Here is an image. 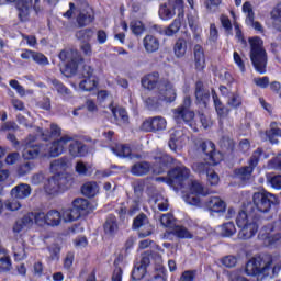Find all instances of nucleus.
I'll list each match as a JSON object with an SVG mask.
<instances>
[{
  "mask_svg": "<svg viewBox=\"0 0 281 281\" xmlns=\"http://www.w3.org/2000/svg\"><path fill=\"white\" fill-rule=\"evenodd\" d=\"M176 100L177 89H175V85L170 81H162L159 86L157 97L147 98L145 100V104H147L148 109H159V106H161V102L171 104V102H175Z\"/></svg>",
  "mask_w": 281,
  "mask_h": 281,
  "instance_id": "f257e3e1",
  "label": "nucleus"
},
{
  "mask_svg": "<svg viewBox=\"0 0 281 281\" xmlns=\"http://www.w3.org/2000/svg\"><path fill=\"white\" fill-rule=\"evenodd\" d=\"M95 206L85 198H77L72 201V207L65 209L63 211L64 223H74L81 216H87L90 212H93Z\"/></svg>",
  "mask_w": 281,
  "mask_h": 281,
  "instance_id": "f03ea898",
  "label": "nucleus"
},
{
  "mask_svg": "<svg viewBox=\"0 0 281 281\" xmlns=\"http://www.w3.org/2000/svg\"><path fill=\"white\" fill-rule=\"evenodd\" d=\"M250 60L258 74H267V52L262 47V40L258 36L249 38Z\"/></svg>",
  "mask_w": 281,
  "mask_h": 281,
  "instance_id": "7ed1b4c3",
  "label": "nucleus"
},
{
  "mask_svg": "<svg viewBox=\"0 0 281 281\" xmlns=\"http://www.w3.org/2000/svg\"><path fill=\"white\" fill-rule=\"evenodd\" d=\"M236 224L240 229L237 235L239 240H249L258 234V222L251 215H247L245 211L238 213Z\"/></svg>",
  "mask_w": 281,
  "mask_h": 281,
  "instance_id": "20e7f679",
  "label": "nucleus"
},
{
  "mask_svg": "<svg viewBox=\"0 0 281 281\" xmlns=\"http://www.w3.org/2000/svg\"><path fill=\"white\" fill-rule=\"evenodd\" d=\"M273 265V257L271 255H260L259 257L251 258L245 268L246 276H260L271 269Z\"/></svg>",
  "mask_w": 281,
  "mask_h": 281,
  "instance_id": "39448f33",
  "label": "nucleus"
},
{
  "mask_svg": "<svg viewBox=\"0 0 281 281\" xmlns=\"http://www.w3.org/2000/svg\"><path fill=\"white\" fill-rule=\"evenodd\" d=\"M192 104V99L190 97H186L183 100V104L173 110V120L179 124L180 122H184L194 133L199 131L196 128V124L194 123V112L190 111V106Z\"/></svg>",
  "mask_w": 281,
  "mask_h": 281,
  "instance_id": "423d86ee",
  "label": "nucleus"
},
{
  "mask_svg": "<svg viewBox=\"0 0 281 281\" xmlns=\"http://www.w3.org/2000/svg\"><path fill=\"white\" fill-rule=\"evenodd\" d=\"M252 203L261 214H269L273 205H278V196L267 191H258L252 194Z\"/></svg>",
  "mask_w": 281,
  "mask_h": 281,
  "instance_id": "0eeeda50",
  "label": "nucleus"
},
{
  "mask_svg": "<svg viewBox=\"0 0 281 281\" xmlns=\"http://www.w3.org/2000/svg\"><path fill=\"white\" fill-rule=\"evenodd\" d=\"M58 56L61 63H66L64 74H66V76H76V74H78V65L83 60L78 52L61 50Z\"/></svg>",
  "mask_w": 281,
  "mask_h": 281,
  "instance_id": "6e6552de",
  "label": "nucleus"
},
{
  "mask_svg": "<svg viewBox=\"0 0 281 281\" xmlns=\"http://www.w3.org/2000/svg\"><path fill=\"white\" fill-rule=\"evenodd\" d=\"M34 142H36L35 136H29L24 140L22 156H23V159H26L27 161L32 159H37V157H47L45 145H36L34 144Z\"/></svg>",
  "mask_w": 281,
  "mask_h": 281,
  "instance_id": "1a4fd4ad",
  "label": "nucleus"
},
{
  "mask_svg": "<svg viewBox=\"0 0 281 281\" xmlns=\"http://www.w3.org/2000/svg\"><path fill=\"white\" fill-rule=\"evenodd\" d=\"M199 148L205 155L204 161H207L211 166H218L223 161V154L216 150V145L212 140L202 142Z\"/></svg>",
  "mask_w": 281,
  "mask_h": 281,
  "instance_id": "9d476101",
  "label": "nucleus"
},
{
  "mask_svg": "<svg viewBox=\"0 0 281 281\" xmlns=\"http://www.w3.org/2000/svg\"><path fill=\"white\" fill-rule=\"evenodd\" d=\"M189 189L191 193L184 196V201L189 205H201L199 196H207L210 194V191L196 180H191Z\"/></svg>",
  "mask_w": 281,
  "mask_h": 281,
  "instance_id": "9b49d317",
  "label": "nucleus"
},
{
  "mask_svg": "<svg viewBox=\"0 0 281 281\" xmlns=\"http://www.w3.org/2000/svg\"><path fill=\"white\" fill-rule=\"evenodd\" d=\"M93 67L83 65L81 70L83 79L79 82V89H81V91H93L98 89V77L93 75Z\"/></svg>",
  "mask_w": 281,
  "mask_h": 281,
  "instance_id": "f8f14e48",
  "label": "nucleus"
},
{
  "mask_svg": "<svg viewBox=\"0 0 281 281\" xmlns=\"http://www.w3.org/2000/svg\"><path fill=\"white\" fill-rule=\"evenodd\" d=\"M168 126V121L164 116H153L146 119L140 128L145 133H159L161 131H166Z\"/></svg>",
  "mask_w": 281,
  "mask_h": 281,
  "instance_id": "ddd939ff",
  "label": "nucleus"
},
{
  "mask_svg": "<svg viewBox=\"0 0 281 281\" xmlns=\"http://www.w3.org/2000/svg\"><path fill=\"white\" fill-rule=\"evenodd\" d=\"M154 166L158 168L154 170L156 175H162V172H166V170L169 169L171 164H177V160L172 158V156L161 150L156 151V154L154 155Z\"/></svg>",
  "mask_w": 281,
  "mask_h": 281,
  "instance_id": "4468645a",
  "label": "nucleus"
},
{
  "mask_svg": "<svg viewBox=\"0 0 281 281\" xmlns=\"http://www.w3.org/2000/svg\"><path fill=\"white\" fill-rule=\"evenodd\" d=\"M176 168H172L169 171V178L171 179L172 183H177L180 188H183V182L190 179V169L186 167L180 161H176Z\"/></svg>",
  "mask_w": 281,
  "mask_h": 281,
  "instance_id": "2eb2a0df",
  "label": "nucleus"
},
{
  "mask_svg": "<svg viewBox=\"0 0 281 281\" xmlns=\"http://www.w3.org/2000/svg\"><path fill=\"white\" fill-rule=\"evenodd\" d=\"M71 142V136L65 135L50 144L44 145L47 157H58L65 153V147Z\"/></svg>",
  "mask_w": 281,
  "mask_h": 281,
  "instance_id": "dca6fc26",
  "label": "nucleus"
},
{
  "mask_svg": "<svg viewBox=\"0 0 281 281\" xmlns=\"http://www.w3.org/2000/svg\"><path fill=\"white\" fill-rule=\"evenodd\" d=\"M273 232H276V224L263 226L258 235L259 240H263L265 245H276L281 239V234Z\"/></svg>",
  "mask_w": 281,
  "mask_h": 281,
  "instance_id": "f3484780",
  "label": "nucleus"
},
{
  "mask_svg": "<svg viewBox=\"0 0 281 281\" xmlns=\"http://www.w3.org/2000/svg\"><path fill=\"white\" fill-rule=\"evenodd\" d=\"M33 0H4V5L8 3H15L18 16L20 21L25 22L30 19V10L32 9Z\"/></svg>",
  "mask_w": 281,
  "mask_h": 281,
  "instance_id": "a211bd4d",
  "label": "nucleus"
},
{
  "mask_svg": "<svg viewBox=\"0 0 281 281\" xmlns=\"http://www.w3.org/2000/svg\"><path fill=\"white\" fill-rule=\"evenodd\" d=\"M183 142H186V132L183 128L177 126L170 131V138L168 146L170 150L176 151L177 148H181L183 146Z\"/></svg>",
  "mask_w": 281,
  "mask_h": 281,
  "instance_id": "6ab92c4d",
  "label": "nucleus"
},
{
  "mask_svg": "<svg viewBox=\"0 0 281 281\" xmlns=\"http://www.w3.org/2000/svg\"><path fill=\"white\" fill-rule=\"evenodd\" d=\"M140 227H146V231L142 229L138 233L139 238H146L153 234V226H150L148 223V217L144 213L137 215L133 222V229H139Z\"/></svg>",
  "mask_w": 281,
  "mask_h": 281,
  "instance_id": "aec40b11",
  "label": "nucleus"
},
{
  "mask_svg": "<svg viewBox=\"0 0 281 281\" xmlns=\"http://www.w3.org/2000/svg\"><path fill=\"white\" fill-rule=\"evenodd\" d=\"M161 82H169L167 79H159V72L154 71L148 74L142 78V86L144 89H148V91H153V89H158L161 87Z\"/></svg>",
  "mask_w": 281,
  "mask_h": 281,
  "instance_id": "412c9836",
  "label": "nucleus"
},
{
  "mask_svg": "<svg viewBox=\"0 0 281 281\" xmlns=\"http://www.w3.org/2000/svg\"><path fill=\"white\" fill-rule=\"evenodd\" d=\"M68 143V153L70 157H85L87 153H89V147L81 140L74 139V137H71Z\"/></svg>",
  "mask_w": 281,
  "mask_h": 281,
  "instance_id": "4be33fe9",
  "label": "nucleus"
},
{
  "mask_svg": "<svg viewBox=\"0 0 281 281\" xmlns=\"http://www.w3.org/2000/svg\"><path fill=\"white\" fill-rule=\"evenodd\" d=\"M95 21V12L93 8L87 7L83 9H79V14L77 15V23L80 27H87V25H91Z\"/></svg>",
  "mask_w": 281,
  "mask_h": 281,
  "instance_id": "5701e85b",
  "label": "nucleus"
},
{
  "mask_svg": "<svg viewBox=\"0 0 281 281\" xmlns=\"http://www.w3.org/2000/svg\"><path fill=\"white\" fill-rule=\"evenodd\" d=\"M204 207H206L209 212H215L216 214H222L223 212H225V210H227V204L220 196H210L204 202Z\"/></svg>",
  "mask_w": 281,
  "mask_h": 281,
  "instance_id": "b1692460",
  "label": "nucleus"
},
{
  "mask_svg": "<svg viewBox=\"0 0 281 281\" xmlns=\"http://www.w3.org/2000/svg\"><path fill=\"white\" fill-rule=\"evenodd\" d=\"M181 1H182L181 5L173 3L170 0H169V5H172V7H169L168 4L160 5L158 14H159L161 21H170V19H172L175 16V14H177L175 12V10H177V8H178V10H183V0H181Z\"/></svg>",
  "mask_w": 281,
  "mask_h": 281,
  "instance_id": "393cba45",
  "label": "nucleus"
},
{
  "mask_svg": "<svg viewBox=\"0 0 281 281\" xmlns=\"http://www.w3.org/2000/svg\"><path fill=\"white\" fill-rule=\"evenodd\" d=\"M153 170V164L142 160L135 162L131 169L130 172L133 175V177H146V175H149Z\"/></svg>",
  "mask_w": 281,
  "mask_h": 281,
  "instance_id": "a878e982",
  "label": "nucleus"
},
{
  "mask_svg": "<svg viewBox=\"0 0 281 281\" xmlns=\"http://www.w3.org/2000/svg\"><path fill=\"white\" fill-rule=\"evenodd\" d=\"M69 168V158L68 157H61L58 159H55L50 162V172L55 175V177H60L65 170Z\"/></svg>",
  "mask_w": 281,
  "mask_h": 281,
  "instance_id": "bb28decb",
  "label": "nucleus"
},
{
  "mask_svg": "<svg viewBox=\"0 0 281 281\" xmlns=\"http://www.w3.org/2000/svg\"><path fill=\"white\" fill-rule=\"evenodd\" d=\"M193 56L196 71H203L205 69V50L203 46L196 44L193 47Z\"/></svg>",
  "mask_w": 281,
  "mask_h": 281,
  "instance_id": "cd10ccee",
  "label": "nucleus"
},
{
  "mask_svg": "<svg viewBox=\"0 0 281 281\" xmlns=\"http://www.w3.org/2000/svg\"><path fill=\"white\" fill-rule=\"evenodd\" d=\"M103 231L108 236H115V234H117L120 225L117 224V217H115V215H108L103 224Z\"/></svg>",
  "mask_w": 281,
  "mask_h": 281,
  "instance_id": "c85d7f7f",
  "label": "nucleus"
},
{
  "mask_svg": "<svg viewBox=\"0 0 281 281\" xmlns=\"http://www.w3.org/2000/svg\"><path fill=\"white\" fill-rule=\"evenodd\" d=\"M50 83L54 87V91H57L58 95H60V98H63L65 101L71 100V98H74L71 90L67 88V86H65L63 82L58 81L57 79H52Z\"/></svg>",
  "mask_w": 281,
  "mask_h": 281,
  "instance_id": "c756f323",
  "label": "nucleus"
},
{
  "mask_svg": "<svg viewBox=\"0 0 281 281\" xmlns=\"http://www.w3.org/2000/svg\"><path fill=\"white\" fill-rule=\"evenodd\" d=\"M64 179L60 176H53L48 179V182L45 184V191L48 194H56L60 192Z\"/></svg>",
  "mask_w": 281,
  "mask_h": 281,
  "instance_id": "7c9ffc66",
  "label": "nucleus"
},
{
  "mask_svg": "<svg viewBox=\"0 0 281 281\" xmlns=\"http://www.w3.org/2000/svg\"><path fill=\"white\" fill-rule=\"evenodd\" d=\"M195 99L200 104H207L210 102V90H205L202 81L195 83Z\"/></svg>",
  "mask_w": 281,
  "mask_h": 281,
  "instance_id": "2f4dec72",
  "label": "nucleus"
},
{
  "mask_svg": "<svg viewBox=\"0 0 281 281\" xmlns=\"http://www.w3.org/2000/svg\"><path fill=\"white\" fill-rule=\"evenodd\" d=\"M143 45L147 54H155V52H159V38L155 35H146L143 40Z\"/></svg>",
  "mask_w": 281,
  "mask_h": 281,
  "instance_id": "473e14b6",
  "label": "nucleus"
},
{
  "mask_svg": "<svg viewBox=\"0 0 281 281\" xmlns=\"http://www.w3.org/2000/svg\"><path fill=\"white\" fill-rule=\"evenodd\" d=\"M32 194V187L27 183H21L11 190V195L14 199H27Z\"/></svg>",
  "mask_w": 281,
  "mask_h": 281,
  "instance_id": "72a5a7b5",
  "label": "nucleus"
},
{
  "mask_svg": "<svg viewBox=\"0 0 281 281\" xmlns=\"http://www.w3.org/2000/svg\"><path fill=\"white\" fill-rule=\"evenodd\" d=\"M211 93H212V98H213V102H214V106H215L217 115L220 117H227V115L229 114V109H227L223 104V102H221L218 94H216V90L212 89Z\"/></svg>",
  "mask_w": 281,
  "mask_h": 281,
  "instance_id": "f704fd0d",
  "label": "nucleus"
},
{
  "mask_svg": "<svg viewBox=\"0 0 281 281\" xmlns=\"http://www.w3.org/2000/svg\"><path fill=\"white\" fill-rule=\"evenodd\" d=\"M110 111L119 124H128V113L123 108H115L113 104H110Z\"/></svg>",
  "mask_w": 281,
  "mask_h": 281,
  "instance_id": "c9c22d12",
  "label": "nucleus"
},
{
  "mask_svg": "<svg viewBox=\"0 0 281 281\" xmlns=\"http://www.w3.org/2000/svg\"><path fill=\"white\" fill-rule=\"evenodd\" d=\"M100 192V187L98 186V182H86L81 187V193L83 196H88V199H93L98 193Z\"/></svg>",
  "mask_w": 281,
  "mask_h": 281,
  "instance_id": "e433bc0d",
  "label": "nucleus"
},
{
  "mask_svg": "<svg viewBox=\"0 0 281 281\" xmlns=\"http://www.w3.org/2000/svg\"><path fill=\"white\" fill-rule=\"evenodd\" d=\"M63 221V214L56 210H50L46 213V225L58 227Z\"/></svg>",
  "mask_w": 281,
  "mask_h": 281,
  "instance_id": "4c0bfd02",
  "label": "nucleus"
},
{
  "mask_svg": "<svg viewBox=\"0 0 281 281\" xmlns=\"http://www.w3.org/2000/svg\"><path fill=\"white\" fill-rule=\"evenodd\" d=\"M12 270V259L8 255V251L0 250V273H8Z\"/></svg>",
  "mask_w": 281,
  "mask_h": 281,
  "instance_id": "58836bf2",
  "label": "nucleus"
},
{
  "mask_svg": "<svg viewBox=\"0 0 281 281\" xmlns=\"http://www.w3.org/2000/svg\"><path fill=\"white\" fill-rule=\"evenodd\" d=\"M254 170H256L254 167H250V165L241 167L239 169L235 170V176L240 181H249L251 179V175H254Z\"/></svg>",
  "mask_w": 281,
  "mask_h": 281,
  "instance_id": "ea45409f",
  "label": "nucleus"
},
{
  "mask_svg": "<svg viewBox=\"0 0 281 281\" xmlns=\"http://www.w3.org/2000/svg\"><path fill=\"white\" fill-rule=\"evenodd\" d=\"M94 34L93 29H82L77 31L75 36L80 43H90Z\"/></svg>",
  "mask_w": 281,
  "mask_h": 281,
  "instance_id": "a19ab883",
  "label": "nucleus"
},
{
  "mask_svg": "<svg viewBox=\"0 0 281 281\" xmlns=\"http://www.w3.org/2000/svg\"><path fill=\"white\" fill-rule=\"evenodd\" d=\"M181 30V13L167 27L166 36H175Z\"/></svg>",
  "mask_w": 281,
  "mask_h": 281,
  "instance_id": "79ce46f5",
  "label": "nucleus"
},
{
  "mask_svg": "<svg viewBox=\"0 0 281 281\" xmlns=\"http://www.w3.org/2000/svg\"><path fill=\"white\" fill-rule=\"evenodd\" d=\"M173 52L177 58H183L186 56V52H188V43L183 38H179L175 46Z\"/></svg>",
  "mask_w": 281,
  "mask_h": 281,
  "instance_id": "37998d69",
  "label": "nucleus"
},
{
  "mask_svg": "<svg viewBox=\"0 0 281 281\" xmlns=\"http://www.w3.org/2000/svg\"><path fill=\"white\" fill-rule=\"evenodd\" d=\"M12 249L15 260H25V258H27V255L25 254V244H23V241H16Z\"/></svg>",
  "mask_w": 281,
  "mask_h": 281,
  "instance_id": "c03bdc74",
  "label": "nucleus"
},
{
  "mask_svg": "<svg viewBox=\"0 0 281 281\" xmlns=\"http://www.w3.org/2000/svg\"><path fill=\"white\" fill-rule=\"evenodd\" d=\"M234 234H236V225H234V222H227L222 225L221 236L224 238H231Z\"/></svg>",
  "mask_w": 281,
  "mask_h": 281,
  "instance_id": "a18cd8bd",
  "label": "nucleus"
},
{
  "mask_svg": "<svg viewBox=\"0 0 281 281\" xmlns=\"http://www.w3.org/2000/svg\"><path fill=\"white\" fill-rule=\"evenodd\" d=\"M227 104L231 109H239V106H243V97L238 92H231Z\"/></svg>",
  "mask_w": 281,
  "mask_h": 281,
  "instance_id": "49530a36",
  "label": "nucleus"
},
{
  "mask_svg": "<svg viewBox=\"0 0 281 281\" xmlns=\"http://www.w3.org/2000/svg\"><path fill=\"white\" fill-rule=\"evenodd\" d=\"M173 236H177V238H193L194 235H192V232L188 231L186 226L177 225L173 227Z\"/></svg>",
  "mask_w": 281,
  "mask_h": 281,
  "instance_id": "de8ad7c7",
  "label": "nucleus"
},
{
  "mask_svg": "<svg viewBox=\"0 0 281 281\" xmlns=\"http://www.w3.org/2000/svg\"><path fill=\"white\" fill-rule=\"evenodd\" d=\"M212 164L205 161V162H194L192 165V170L194 172H198V175H207L212 168L210 167Z\"/></svg>",
  "mask_w": 281,
  "mask_h": 281,
  "instance_id": "09e8293b",
  "label": "nucleus"
},
{
  "mask_svg": "<svg viewBox=\"0 0 281 281\" xmlns=\"http://www.w3.org/2000/svg\"><path fill=\"white\" fill-rule=\"evenodd\" d=\"M218 144L222 150H225L226 153H234V139L229 138L228 136H223Z\"/></svg>",
  "mask_w": 281,
  "mask_h": 281,
  "instance_id": "8fccbe9b",
  "label": "nucleus"
},
{
  "mask_svg": "<svg viewBox=\"0 0 281 281\" xmlns=\"http://www.w3.org/2000/svg\"><path fill=\"white\" fill-rule=\"evenodd\" d=\"M155 271L156 272L147 281H168L166 278V268H164V266H157Z\"/></svg>",
  "mask_w": 281,
  "mask_h": 281,
  "instance_id": "3c124183",
  "label": "nucleus"
},
{
  "mask_svg": "<svg viewBox=\"0 0 281 281\" xmlns=\"http://www.w3.org/2000/svg\"><path fill=\"white\" fill-rule=\"evenodd\" d=\"M112 151L114 153V155H116V157H131L132 155V150H131V146L128 145H117L116 148H112Z\"/></svg>",
  "mask_w": 281,
  "mask_h": 281,
  "instance_id": "603ef678",
  "label": "nucleus"
},
{
  "mask_svg": "<svg viewBox=\"0 0 281 281\" xmlns=\"http://www.w3.org/2000/svg\"><path fill=\"white\" fill-rule=\"evenodd\" d=\"M276 123H271V128L266 132V135L271 144H278L277 137H281V130L273 127Z\"/></svg>",
  "mask_w": 281,
  "mask_h": 281,
  "instance_id": "864d4df0",
  "label": "nucleus"
},
{
  "mask_svg": "<svg viewBox=\"0 0 281 281\" xmlns=\"http://www.w3.org/2000/svg\"><path fill=\"white\" fill-rule=\"evenodd\" d=\"M263 154H265V151L262 150V148H257V149L252 153V155H251V157H250V159H249V161H248V166H250V167H252V168L256 169V167L258 166V164H260V157H261V155H263Z\"/></svg>",
  "mask_w": 281,
  "mask_h": 281,
  "instance_id": "5fc2aeb1",
  "label": "nucleus"
},
{
  "mask_svg": "<svg viewBox=\"0 0 281 281\" xmlns=\"http://www.w3.org/2000/svg\"><path fill=\"white\" fill-rule=\"evenodd\" d=\"M146 276V268H143L140 265L135 263L134 269L132 271L133 280H142Z\"/></svg>",
  "mask_w": 281,
  "mask_h": 281,
  "instance_id": "6e6d98bb",
  "label": "nucleus"
},
{
  "mask_svg": "<svg viewBox=\"0 0 281 281\" xmlns=\"http://www.w3.org/2000/svg\"><path fill=\"white\" fill-rule=\"evenodd\" d=\"M32 170H34V162H25L20 165V167L18 168V175L20 177H25V175H30Z\"/></svg>",
  "mask_w": 281,
  "mask_h": 281,
  "instance_id": "4d7b16f0",
  "label": "nucleus"
},
{
  "mask_svg": "<svg viewBox=\"0 0 281 281\" xmlns=\"http://www.w3.org/2000/svg\"><path fill=\"white\" fill-rule=\"evenodd\" d=\"M33 60L34 63H36V65H41L43 67L49 65V59H47V57L38 52H34L33 53Z\"/></svg>",
  "mask_w": 281,
  "mask_h": 281,
  "instance_id": "13d9d810",
  "label": "nucleus"
},
{
  "mask_svg": "<svg viewBox=\"0 0 281 281\" xmlns=\"http://www.w3.org/2000/svg\"><path fill=\"white\" fill-rule=\"evenodd\" d=\"M138 212H139V198H134L130 203L127 215L135 216V214Z\"/></svg>",
  "mask_w": 281,
  "mask_h": 281,
  "instance_id": "bf43d9fd",
  "label": "nucleus"
},
{
  "mask_svg": "<svg viewBox=\"0 0 281 281\" xmlns=\"http://www.w3.org/2000/svg\"><path fill=\"white\" fill-rule=\"evenodd\" d=\"M130 27L135 36H140V34H144V24L142 23V21L131 22Z\"/></svg>",
  "mask_w": 281,
  "mask_h": 281,
  "instance_id": "052dcab7",
  "label": "nucleus"
},
{
  "mask_svg": "<svg viewBox=\"0 0 281 281\" xmlns=\"http://www.w3.org/2000/svg\"><path fill=\"white\" fill-rule=\"evenodd\" d=\"M243 12H245L246 15V23H252L254 19V9L251 8V3L245 2L243 4Z\"/></svg>",
  "mask_w": 281,
  "mask_h": 281,
  "instance_id": "680f3d73",
  "label": "nucleus"
},
{
  "mask_svg": "<svg viewBox=\"0 0 281 281\" xmlns=\"http://www.w3.org/2000/svg\"><path fill=\"white\" fill-rule=\"evenodd\" d=\"M33 221L36 225H47V214L44 212H35L33 213Z\"/></svg>",
  "mask_w": 281,
  "mask_h": 281,
  "instance_id": "e2e57ef3",
  "label": "nucleus"
},
{
  "mask_svg": "<svg viewBox=\"0 0 281 281\" xmlns=\"http://www.w3.org/2000/svg\"><path fill=\"white\" fill-rule=\"evenodd\" d=\"M47 251L50 256V260H59L60 247L58 245H52L47 248Z\"/></svg>",
  "mask_w": 281,
  "mask_h": 281,
  "instance_id": "0e129e2a",
  "label": "nucleus"
},
{
  "mask_svg": "<svg viewBox=\"0 0 281 281\" xmlns=\"http://www.w3.org/2000/svg\"><path fill=\"white\" fill-rule=\"evenodd\" d=\"M196 278V270H186L182 272L179 281H194Z\"/></svg>",
  "mask_w": 281,
  "mask_h": 281,
  "instance_id": "69168bd1",
  "label": "nucleus"
},
{
  "mask_svg": "<svg viewBox=\"0 0 281 281\" xmlns=\"http://www.w3.org/2000/svg\"><path fill=\"white\" fill-rule=\"evenodd\" d=\"M206 179L210 186H218V181H220L218 173H215L214 170L211 169L206 173Z\"/></svg>",
  "mask_w": 281,
  "mask_h": 281,
  "instance_id": "338daca9",
  "label": "nucleus"
},
{
  "mask_svg": "<svg viewBox=\"0 0 281 281\" xmlns=\"http://www.w3.org/2000/svg\"><path fill=\"white\" fill-rule=\"evenodd\" d=\"M271 19L274 21V23H281V2H279L271 11Z\"/></svg>",
  "mask_w": 281,
  "mask_h": 281,
  "instance_id": "774afa93",
  "label": "nucleus"
}]
</instances>
